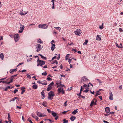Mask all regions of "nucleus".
<instances>
[{
	"instance_id": "nucleus-63",
	"label": "nucleus",
	"mask_w": 123,
	"mask_h": 123,
	"mask_svg": "<svg viewBox=\"0 0 123 123\" xmlns=\"http://www.w3.org/2000/svg\"><path fill=\"white\" fill-rule=\"evenodd\" d=\"M23 31V30H20L18 31V32L19 33H21Z\"/></svg>"
},
{
	"instance_id": "nucleus-4",
	"label": "nucleus",
	"mask_w": 123,
	"mask_h": 123,
	"mask_svg": "<svg viewBox=\"0 0 123 123\" xmlns=\"http://www.w3.org/2000/svg\"><path fill=\"white\" fill-rule=\"evenodd\" d=\"M14 37L15 42H17L19 39V36L18 34H15L14 36Z\"/></svg>"
},
{
	"instance_id": "nucleus-29",
	"label": "nucleus",
	"mask_w": 123,
	"mask_h": 123,
	"mask_svg": "<svg viewBox=\"0 0 123 123\" xmlns=\"http://www.w3.org/2000/svg\"><path fill=\"white\" fill-rule=\"evenodd\" d=\"M54 83L53 82H52L51 83H50V84L48 86H49L51 87H52V86L54 85Z\"/></svg>"
},
{
	"instance_id": "nucleus-2",
	"label": "nucleus",
	"mask_w": 123,
	"mask_h": 123,
	"mask_svg": "<svg viewBox=\"0 0 123 123\" xmlns=\"http://www.w3.org/2000/svg\"><path fill=\"white\" fill-rule=\"evenodd\" d=\"M48 27V25L46 24H40L38 25V27L40 28H42L43 29H45Z\"/></svg>"
},
{
	"instance_id": "nucleus-27",
	"label": "nucleus",
	"mask_w": 123,
	"mask_h": 123,
	"mask_svg": "<svg viewBox=\"0 0 123 123\" xmlns=\"http://www.w3.org/2000/svg\"><path fill=\"white\" fill-rule=\"evenodd\" d=\"M75 118V117L74 116H72L70 118V119L72 121H73L74 120Z\"/></svg>"
},
{
	"instance_id": "nucleus-45",
	"label": "nucleus",
	"mask_w": 123,
	"mask_h": 123,
	"mask_svg": "<svg viewBox=\"0 0 123 123\" xmlns=\"http://www.w3.org/2000/svg\"><path fill=\"white\" fill-rule=\"evenodd\" d=\"M67 101H66L65 103H64V106H67Z\"/></svg>"
},
{
	"instance_id": "nucleus-44",
	"label": "nucleus",
	"mask_w": 123,
	"mask_h": 123,
	"mask_svg": "<svg viewBox=\"0 0 123 123\" xmlns=\"http://www.w3.org/2000/svg\"><path fill=\"white\" fill-rule=\"evenodd\" d=\"M54 0H52L51 1V2H52L53 6H54Z\"/></svg>"
},
{
	"instance_id": "nucleus-31",
	"label": "nucleus",
	"mask_w": 123,
	"mask_h": 123,
	"mask_svg": "<svg viewBox=\"0 0 123 123\" xmlns=\"http://www.w3.org/2000/svg\"><path fill=\"white\" fill-rule=\"evenodd\" d=\"M38 43H43V42L40 39H38L37 40Z\"/></svg>"
},
{
	"instance_id": "nucleus-28",
	"label": "nucleus",
	"mask_w": 123,
	"mask_h": 123,
	"mask_svg": "<svg viewBox=\"0 0 123 123\" xmlns=\"http://www.w3.org/2000/svg\"><path fill=\"white\" fill-rule=\"evenodd\" d=\"M38 55L40 56L43 59H44V60H46V57H44L42 55H41V54H39Z\"/></svg>"
},
{
	"instance_id": "nucleus-38",
	"label": "nucleus",
	"mask_w": 123,
	"mask_h": 123,
	"mask_svg": "<svg viewBox=\"0 0 123 123\" xmlns=\"http://www.w3.org/2000/svg\"><path fill=\"white\" fill-rule=\"evenodd\" d=\"M42 104L44 106L46 107L47 106V105L45 102H44Z\"/></svg>"
},
{
	"instance_id": "nucleus-5",
	"label": "nucleus",
	"mask_w": 123,
	"mask_h": 123,
	"mask_svg": "<svg viewBox=\"0 0 123 123\" xmlns=\"http://www.w3.org/2000/svg\"><path fill=\"white\" fill-rule=\"evenodd\" d=\"M37 63H38L40 65H44L45 64V62L44 61L41 60L39 59V58H38V59L37 60Z\"/></svg>"
},
{
	"instance_id": "nucleus-25",
	"label": "nucleus",
	"mask_w": 123,
	"mask_h": 123,
	"mask_svg": "<svg viewBox=\"0 0 123 123\" xmlns=\"http://www.w3.org/2000/svg\"><path fill=\"white\" fill-rule=\"evenodd\" d=\"M77 109L74 110V111L72 112V113L74 115H75L76 114V113H77L78 112V111H77Z\"/></svg>"
},
{
	"instance_id": "nucleus-33",
	"label": "nucleus",
	"mask_w": 123,
	"mask_h": 123,
	"mask_svg": "<svg viewBox=\"0 0 123 123\" xmlns=\"http://www.w3.org/2000/svg\"><path fill=\"white\" fill-rule=\"evenodd\" d=\"M52 89V87H50L48 86V87L47 88V91H48Z\"/></svg>"
},
{
	"instance_id": "nucleus-15",
	"label": "nucleus",
	"mask_w": 123,
	"mask_h": 123,
	"mask_svg": "<svg viewBox=\"0 0 123 123\" xmlns=\"http://www.w3.org/2000/svg\"><path fill=\"white\" fill-rule=\"evenodd\" d=\"M17 71V68L11 69L10 71V73L11 74H12L14 72H16Z\"/></svg>"
},
{
	"instance_id": "nucleus-61",
	"label": "nucleus",
	"mask_w": 123,
	"mask_h": 123,
	"mask_svg": "<svg viewBox=\"0 0 123 123\" xmlns=\"http://www.w3.org/2000/svg\"><path fill=\"white\" fill-rule=\"evenodd\" d=\"M9 118H10V116L9 113H8V119H9Z\"/></svg>"
},
{
	"instance_id": "nucleus-19",
	"label": "nucleus",
	"mask_w": 123,
	"mask_h": 123,
	"mask_svg": "<svg viewBox=\"0 0 123 123\" xmlns=\"http://www.w3.org/2000/svg\"><path fill=\"white\" fill-rule=\"evenodd\" d=\"M20 25L21 26L20 27V30H23L24 29V25H22L21 24H20Z\"/></svg>"
},
{
	"instance_id": "nucleus-56",
	"label": "nucleus",
	"mask_w": 123,
	"mask_h": 123,
	"mask_svg": "<svg viewBox=\"0 0 123 123\" xmlns=\"http://www.w3.org/2000/svg\"><path fill=\"white\" fill-rule=\"evenodd\" d=\"M80 92H81V91L82 90V89H83V88L82 87V86H80Z\"/></svg>"
},
{
	"instance_id": "nucleus-23",
	"label": "nucleus",
	"mask_w": 123,
	"mask_h": 123,
	"mask_svg": "<svg viewBox=\"0 0 123 123\" xmlns=\"http://www.w3.org/2000/svg\"><path fill=\"white\" fill-rule=\"evenodd\" d=\"M18 99V98L17 97H15L12 98L11 99V100L10 101V102L14 101L16 99Z\"/></svg>"
},
{
	"instance_id": "nucleus-43",
	"label": "nucleus",
	"mask_w": 123,
	"mask_h": 123,
	"mask_svg": "<svg viewBox=\"0 0 123 123\" xmlns=\"http://www.w3.org/2000/svg\"><path fill=\"white\" fill-rule=\"evenodd\" d=\"M0 89L2 90H4L5 91V89L4 88L2 87H0Z\"/></svg>"
},
{
	"instance_id": "nucleus-16",
	"label": "nucleus",
	"mask_w": 123,
	"mask_h": 123,
	"mask_svg": "<svg viewBox=\"0 0 123 123\" xmlns=\"http://www.w3.org/2000/svg\"><path fill=\"white\" fill-rule=\"evenodd\" d=\"M14 86H12V87H10L9 86H8L6 87V88L5 89V91H6L8 89H11L13 88Z\"/></svg>"
},
{
	"instance_id": "nucleus-14",
	"label": "nucleus",
	"mask_w": 123,
	"mask_h": 123,
	"mask_svg": "<svg viewBox=\"0 0 123 123\" xmlns=\"http://www.w3.org/2000/svg\"><path fill=\"white\" fill-rule=\"evenodd\" d=\"M25 87H22L21 88V90L22 91L21 93V94H23L25 92Z\"/></svg>"
},
{
	"instance_id": "nucleus-26",
	"label": "nucleus",
	"mask_w": 123,
	"mask_h": 123,
	"mask_svg": "<svg viewBox=\"0 0 123 123\" xmlns=\"http://www.w3.org/2000/svg\"><path fill=\"white\" fill-rule=\"evenodd\" d=\"M41 94L42 96L43 97V98H42L43 99L45 97V96L44 95V92L43 91V90L41 92Z\"/></svg>"
},
{
	"instance_id": "nucleus-8",
	"label": "nucleus",
	"mask_w": 123,
	"mask_h": 123,
	"mask_svg": "<svg viewBox=\"0 0 123 123\" xmlns=\"http://www.w3.org/2000/svg\"><path fill=\"white\" fill-rule=\"evenodd\" d=\"M88 79L85 77H83L82 78L81 80V81L80 82V83H82L84 81H86Z\"/></svg>"
},
{
	"instance_id": "nucleus-3",
	"label": "nucleus",
	"mask_w": 123,
	"mask_h": 123,
	"mask_svg": "<svg viewBox=\"0 0 123 123\" xmlns=\"http://www.w3.org/2000/svg\"><path fill=\"white\" fill-rule=\"evenodd\" d=\"M81 30L80 29H77L74 31V33L76 35L80 36L81 35Z\"/></svg>"
},
{
	"instance_id": "nucleus-9",
	"label": "nucleus",
	"mask_w": 123,
	"mask_h": 123,
	"mask_svg": "<svg viewBox=\"0 0 123 123\" xmlns=\"http://www.w3.org/2000/svg\"><path fill=\"white\" fill-rule=\"evenodd\" d=\"M37 115L40 117H44L46 116L45 115H43L41 113L39 112H37Z\"/></svg>"
},
{
	"instance_id": "nucleus-59",
	"label": "nucleus",
	"mask_w": 123,
	"mask_h": 123,
	"mask_svg": "<svg viewBox=\"0 0 123 123\" xmlns=\"http://www.w3.org/2000/svg\"><path fill=\"white\" fill-rule=\"evenodd\" d=\"M90 93H92V94H94V91H93V92H92L91 91V90H90Z\"/></svg>"
},
{
	"instance_id": "nucleus-11",
	"label": "nucleus",
	"mask_w": 123,
	"mask_h": 123,
	"mask_svg": "<svg viewBox=\"0 0 123 123\" xmlns=\"http://www.w3.org/2000/svg\"><path fill=\"white\" fill-rule=\"evenodd\" d=\"M51 43L52 46L51 48V49L52 51H53L54 50L55 48V44H53L52 43Z\"/></svg>"
},
{
	"instance_id": "nucleus-36",
	"label": "nucleus",
	"mask_w": 123,
	"mask_h": 123,
	"mask_svg": "<svg viewBox=\"0 0 123 123\" xmlns=\"http://www.w3.org/2000/svg\"><path fill=\"white\" fill-rule=\"evenodd\" d=\"M103 26V23H102V25H100L99 26V28L100 29H103L104 27Z\"/></svg>"
},
{
	"instance_id": "nucleus-35",
	"label": "nucleus",
	"mask_w": 123,
	"mask_h": 123,
	"mask_svg": "<svg viewBox=\"0 0 123 123\" xmlns=\"http://www.w3.org/2000/svg\"><path fill=\"white\" fill-rule=\"evenodd\" d=\"M98 39H99L100 40H101V37H99V36L98 35H97V37L96 38V39L97 40H98Z\"/></svg>"
},
{
	"instance_id": "nucleus-7",
	"label": "nucleus",
	"mask_w": 123,
	"mask_h": 123,
	"mask_svg": "<svg viewBox=\"0 0 123 123\" xmlns=\"http://www.w3.org/2000/svg\"><path fill=\"white\" fill-rule=\"evenodd\" d=\"M17 75V74L13 75L11 76L10 77V81H9L10 82V83L12 82L13 80L15 78V77Z\"/></svg>"
},
{
	"instance_id": "nucleus-30",
	"label": "nucleus",
	"mask_w": 123,
	"mask_h": 123,
	"mask_svg": "<svg viewBox=\"0 0 123 123\" xmlns=\"http://www.w3.org/2000/svg\"><path fill=\"white\" fill-rule=\"evenodd\" d=\"M31 119L30 117H29L27 120V121H29L31 123H33L31 121Z\"/></svg>"
},
{
	"instance_id": "nucleus-37",
	"label": "nucleus",
	"mask_w": 123,
	"mask_h": 123,
	"mask_svg": "<svg viewBox=\"0 0 123 123\" xmlns=\"http://www.w3.org/2000/svg\"><path fill=\"white\" fill-rule=\"evenodd\" d=\"M116 46L118 47V48H123V47H120L119 46L118 44L116 43Z\"/></svg>"
},
{
	"instance_id": "nucleus-55",
	"label": "nucleus",
	"mask_w": 123,
	"mask_h": 123,
	"mask_svg": "<svg viewBox=\"0 0 123 123\" xmlns=\"http://www.w3.org/2000/svg\"><path fill=\"white\" fill-rule=\"evenodd\" d=\"M81 93V92H80V93H79L77 94V95H78V96H81V95L80 94Z\"/></svg>"
},
{
	"instance_id": "nucleus-54",
	"label": "nucleus",
	"mask_w": 123,
	"mask_h": 123,
	"mask_svg": "<svg viewBox=\"0 0 123 123\" xmlns=\"http://www.w3.org/2000/svg\"><path fill=\"white\" fill-rule=\"evenodd\" d=\"M23 62H22L21 63H19L18 64V65L17 66V67H18V66L23 64Z\"/></svg>"
},
{
	"instance_id": "nucleus-39",
	"label": "nucleus",
	"mask_w": 123,
	"mask_h": 123,
	"mask_svg": "<svg viewBox=\"0 0 123 123\" xmlns=\"http://www.w3.org/2000/svg\"><path fill=\"white\" fill-rule=\"evenodd\" d=\"M42 75H44V76H46L47 74V73L46 72L43 73H42Z\"/></svg>"
},
{
	"instance_id": "nucleus-42",
	"label": "nucleus",
	"mask_w": 123,
	"mask_h": 123,
	"mask_svg": "<svg viewBox=\"0 0 123 123\" xmlns=\"http://www.w3.org/2000/svg\"><path fill=\"white\" fill-rule=\"evenodd\" d=\"M34 118H35L37 120H38V117L37 116H35Z\"/></svg>"
},
{
	"instance_id": "nucleus-13",
	"label": "nucleus",
	"mask_w": 123,
	"mask_h": 123,
	"mask_svg": "<svg viewBox=\"0 0 123 123\" xmlns=\"http://www.w3.org/2000/svg\"><path fill=\"white\" fill-rule=\"evenodd\" d=\"M63 89V88L62 87L58 88L57 90V91L58 92V94H59L61 92Z\"/></svg>"
},
{
	"instance_id": "nucleus-51",
	"label": "nucleus",
	"mask_w": 123,
	"mask_h": 123,
	"mask_svg": "<svg viewBox=\"0 0 123 123\" xmlns=\"http://www.w3.org/2000/svg\"><path fill=\"white\" fill-rule=\"evenodd\" d=\"M119 31L120 32H122L123 31V30L121 28H120L119 29Z\"/></svg>"
},
{
	"instance_id": "nucleus-1",
	"label": "nucleus",
	"mask_w": 123,
	"mask_h": 123,
	"mask_svg": "<svg viewBox=\"0 0 123 123\" xmlns=\"http://www.w3.org/2000/svg\"><path fill=\"white\" fill-rule=\"evenodd\" d=\"M54 96V95L53 92L52 91H51L48 93V99L50 100L52 99Z\"/></svg>"
},
{
	"instance_id": "nucleus-57",
	"label": "nucleus",
	"mask_w": 123,
	"mask_h": 123,
	"mask_svg": "<svg viewBox=\"0 0 123 123\" xmlns=\"http://www.w3.org/2000/svg\"><path fill=\"white\" fill-rule=\"evenodd\" d=\"M55 117V119L56 120H57V119H58V116H57Z\"/></svg>"
},
{
	"instance_id": "nucleus-64",
	"label": "nucleus",
	"mask_w": 123,
	"mask_h": 123,
	"mask_svg": "<svg viewBox=\"0 0 123 123\" xmlns=\"http://www.w3.org/2000/svg\"><path fill=\"white\" fill-rule=\"evenodd\" d=\"M105 123H109L108 122H107L106 121L104 120L103 121Z\"/></svg>"
},
{
	"instance_id": "nucleus-18",
	"label": "nucleus",
	"mask_w": 123,
	"mask_h": 123,
	"mask_svg": "<svg viewBox=\"0 0 123 123\" xmlns=\"http://www.w3.org/2000/svg\"><path fill=\"white\" fill-rule=\"evenodd\" d=\"M52 114L54 117H55L57 116L56 113L54 111H52Z\"/></svg>"
},
{
	"instance_id": "nucleus-17",
	"label": "nucleus",
	"mask_w": 123,
	"mask_h": 123,
	"mask_svg": "<svg viewBox=\"0 0 123 123\" xmlns=\"http://www.w3.org/2000/svg\"><path fill=\"white\" fill-rule=\"evenodd\" d=\"M105 111L107 113L109 112L110 110L109 108V107H106L105 108Z\"/></svg>"
},
{
	"instance_id": "nucleus-12",
	"label": "nucleus",
	"mask_w": 123,
	"mask_h": 123,
	"mask_svg": "<svg viewBox=\"0 0 123 123\" xmlns=\"http://www.w3.org/2000/svg\"><path fill=\"white\" fill-rule=\"evenodd\" d=\"M110 96L109 97V99L110 100H112L113 99V95L111 92H110Z\"/></svg>"
},
{
	"instance_id": "nucleus-58",
	"label": "nucleus",
	"mask_w": 123,
	"mask_h": 123,
	"mask_svg": "<svg viewBox=\"0 0 123 123\" xmlns=\"http://www.w3.org/2000/svg\"><path fill=\"white\" fill-rule=\"evenodd\" d=\"M56 56H55L54 57H53L52 58V60H53L54 59L56 58Z\"/></svg>"
},
{
	"instance_id": "nucleus-50",
	"label": "nucleus",
	"mask_w": 123,
	"mask_h": 123,
	"mask_svg": "<svg viewBox=\"0 0 123 123\" xmlns=\"http://www.w3.org/2000/svg\"><path fill=\"white\" fill-rule=\"evenodd\" d=\"M47 80H48L50 81L52 80V79L50 77H48L47 78Z\"/></svg>"
},
{
	"instance_id": "nucleus-62",
	"label": "nucleus",
	"mask_w": 123,
	"mask_h": 123,
	"mask_svg": "<svg viewBox=\"0 0 123 123\" xmlns=\"http://www.w3.org/2000/svg\"><path fill=\"white\" fill-rule=\"evenodd\" d=\"M3 40V38L2 36H0V41Z\"/></svg>"
},
{
	"instance_id": "nucleus-22",
	"label": "nucleus",
	"mask_w": 123,
	"mask_h": 123,
	"mask_svg": "<svg viewBox=\"0 0 123 123\" xmlns=\"http://www.w3.org/2000/svg\"><path fill=\"white\" fill-rule=\"evenodd\" d=\"M3 83H6L7 84H9L10 83V82L9 81H2V82Z\"/></svg>"
},
{
	"instance_id": "nucleus-49",
	"label": "nucleus",
	"mask_w": 123,
	"mask_h": 123,
	"mask_svg": "<svg viewBox=\"0 0 123 123\" xmlns=\"http://www.w3.org/2000/svg\"><path fill=\"white\" fill-rule=\"evenodd\" d=\"M72 51H74L75 52H77V50L76 49H72Z\"/></svg>"
},
{
	"instance_id": "nucleus-21",
	"label": "nucleus",
	"mask_w": 123,
	"mask_h": 123,
	"mask_svg": "<svg viewBox=\"0 0 123 123\" xmlns=\"http://www.w3.org/2000/svg\"><path fill=\"white\" fill-rule=\"evenodd\" d=\"M100 92L99 91H98L96 92V94L95 96H97L98 95H99L100 94Z\"/></svg>"
},
{
	"instance_id": "nucleus-40",
	"label": "nucleus",
	"mask_w": 123,
	"mask_h": 123,
	"mask_svg": "<svg viewBox=\"0 0 123 123\" xmlns=\"http://www.w3.org/2000/svg\"><path fill=\"white\" fill-rule=\"evenodd\" d=\"M61 86L62 87L64 86V85H62V84H61L60 85H58L57 86V87H60Z\"/></svg>"
},
{
	"instance_id": "nucleus-53",
	"label": "nucleus",
	"mask_w": 123,
	"mask_h": 123,
	"mask_svg": "<svg viewBox=\"0 0 123 123\" xmlns=\"http://www.w3.org/2000/svg\"><path fill=\"white\" fill-rule=\"evenodd\" d=\"M41 84L43 85H47V83H41Z\"/></svg>"
},
{
	"instance_id": "nucleus-24",
	"label": "nucleus",
	"mask_w": 123,
	"mask_h": 123,
	"mask_svg": "<svg viewBox=\"0 0 123 123\" xmlns=\"http://www.w3.org/2000/svg\"><path fill=\"white\" fill-rule=\"evenodd\" d=\"M32 88L34 89H36L37 88V85H34L32 86Z\"/></svg>"
},
{
	"instance_id": "nucleus-10",
	"label": "nucleus",
	"mask_w": 123,
	"mask_h": 123,
	"mask_svg": "<svg viewBox=\"0 0 123 123\" xmlns=\"http://www.w3.org/2000/svg\"><path fill=\"white\" fill-rule=\"evenodd\" d=\"M96 102L97 100H95V102L93 100L92 101L90 104V106H93L94 105H95L96 104Z\"/></svg>"
},
{
	"instance_id": "nucleus-41",
	"label": "nucleus",
	"mask_w": 123,
	"mask_h": 123,
	"mask_svg": "<svg viewBox=\"0 0 123 123\" xmlns=\"http://www.w3.org/2000/svg\"><path fill=\"white\" fill-rule=\"evenodd\" d=\"M69 55V54H67V55L66 56V59H65L66 60H68V55Z\"/></svg>"
},
{
	"instance_id": "nucleus-52",
	"label": "nucleus",
	"mask_w": 123,
	"mask_h": 123,
	"mask_svg": "<svg viewBox=\"0 0 123 123\" xmlns=\"http://www.w3.org/2000/svg\"><path fill=\"white\" fill-rule=\"evenodd\" d=\"M27 75V77L30 79H31V76L30 75H29L28 74Z\"/></svg>"
},
{
	"instance_id": "nucleus-34",
	"label": "nucleus",
	"mask_w": 123,
	"mask_h": 123,
	"mask_svg": "<svg viewBox=\"0 0 123 123\" xmlns=\"http://www.w3.org/2000/svg\"><path fill=\"white\" fill-rule=\"evenodd\" d=\"M88 42V40H85V42L83 43V45H86L87 44V43Z\"/></svg>"
},
{
	"instance_id": "nucleus-32",
	"label": "nucleus",
	"mask_w": 123,
	"mask_h": 123,
	"mask_svg": "<svg viewBox=\"0 0 123 123\" xmlns=\"http://www.w3.org/2000/svg\"><path fill=\"white\" fill-rule=\"evenodd\" d=\"M63 123H67L68 122V121L66 120L65 119H64L63 120Z\"/></svg>"
},
{
	"instance_id": "nucleus-6",
	"label": "nucleus",
	"mask_w": 123,
	"mask_h": 123,
	"mask_svg": "<svg viewBox=\"0 0 123 123\" xmlns=\"http://www.w3.org/2000/svg\"><path fill=\"white\" fill-rule=\"evenodd\" d=\"M36 46L37 49L36 51L38 52L41 50V46L40 44H37L36 45Z\"/></svg>"
},
{
	"instance_id": "nucleus-46",
	"label": "nucleus",
	"mask_w": 123,
	"mask_h": 123,
	"mask_svg": "<svg viewBox=\"0 0 123 123\" xmlns=\"http://www.w3.org/2000/svg\"><path fill=\"white\" fill-rule=\"evenodd\" d=\"M72 59H68V62L69 64H70V63H71V62L72 61Z\"/></svg>"
},
{
	"instance_id": "nucleus-48",
	"label": "nucleus",
	"mask_w": 123,
	"mask_h": 123,
	"mask_svg": "<svg viewBox=\"0 0 123 123\" xmlns=\"http://www.w3.org/2000/svg\"><path fill=\"white\" fill-rule=\"evenodd\" d=\"M89 90L88 89H86L85 90L84 92H87L89 91Z\"/></svg>"
},
{
	"instance_id": "nucleus-60",
	"label": "nucleus",
	"mask_w": 123,
	"mask_h": 123,
	"mask_svg": "<svg viewBox=\"0 0 123 123\" xmlns=\"http://www.w3.org/2000/svg\"><path fill=\"white\" fill-rule=\"evenodd\" d=\"M47 110L48 111V112L49 113H50L51 112V111L49 109H47Z\"/></svg>"
},
{
	"instance_id": "nucleus-20",
	"label": "nucleus",
	"mask_w": 123,
	"mask_h": 123,
	"mask_svg": "<svg viewBox=\"0 0 123 123\" xmlns=\"http://www.w3.org/2000/svg\"><path fill=\"white\" fill-rule=\"evenodd\" d=\"M0 57L1 59L3 60L4 59V55L3 53H2L0 54Z\"/></svg>"
},
{
	"instance_id": "nucleus-47",
	"label": "nucleus",
	"mask_w": 123,
	"mask_h": 123,
	"mask_svg": "<svg viewBox=\"0 0 123 123\" xmlns=\"http://www.w3.org/2000/svg\"><path fill=\"white\" fill-rule=\"evenodd\" d=\"M18 90L17 89H16L14 90V92H13L14 93H15L16 92L18 91Z\"/></svg>"
}]
</instances>
